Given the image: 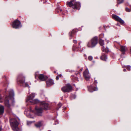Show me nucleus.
Segmentation results:
<instances>
[{"instance_id":"obj_38","label":"nucleus","mask_w":131,"mask_h":131,"mask_svg":"<svg viewBox=\"0 0 131 131\" xmlns=\"http://www.w3.org/2000/svg\"><path fill=\"white\" fill-rule=\"evenodd\" d=\"M56 122H58V121H56Z\"/></svg>"},{"instance_id":"obj_28","label":"nucleus","mask_w":131,"mask_h":131,"mask_svg":"<svg viewBox=\"0 0 131 131\" xmlns=\"http://www.w3.org/2000/svg\"><path fill=\"white\" fill-rule=\"evenodd\" d=\"M73 42L74 43H77V41L75 40H73Z\"/></svg>"},{"instance_id":"obj_1","label":"nucleus","mask_w":131,"mask_h":131,"mask_svg":"<svg viewBox=\"0 0 131 131\" xmlns=\"http://www.w3.org/2000/svg\"><path fill=\"white\" fill-rule=\"evenodd\" d=\"M61 90L64 92H69L72 90V87L69 84H67L62 87Z\"/></svg>"},{"instance_id":"obj_8","label":"nucleus","mask_w":131,"mask_h":131,"mask_svg":"<svg viewBox=\"0 0 131 131\" xmlns=\"http://www.w3.org/2000/svg\"><path fill=\"white\" fill-rule=\"evenodd\" d=\"M35 110L37 115L39 116H41L42 112V109L41 108L38 107L36 106L35 107Z\"/></svg>"},{"instance_id":"obj_19","label":"nucleus","mask_w":131,"mask_h":131,"mask_svg":"<svg viewBox=\"0 0 131 131\" xmlns=\"http://www.w3.org/2000/svg\"><path fill=\"white\" fill-rule=\"evenodd\" d=\"M35 96V94L34 93H32L31 94L29 98V100L30 101H31L33 100V99L34 98Z\"/></svg>"},{"instance_id":"obj_14","label":"nucleus","mask_w":131,"mask_h":131,"mask_svg":"<svg viewBox=\"0 0 131 131\" xmlns=\"http://www.w3.org/2000/svg\"><path fill=\"white\" fill-rule=\"evenodd\" d=\"M101 59L104 61H106L107 59V57L105 55L102 56L100 57Z\"/></svg>"},{"instance_id":"obj_24","label":"nucleus","mask_w":131,"mask_h":131,"mask_svg":"<svg viewBox=\"0 0 131 131\" xmlns=\"http://www.w3.org/2000/svg\"><path fill=\"white\" fill-rule=\"evenodd\" d=\"M126 11L127 12H130V10L127 7H126L125 8Z\"/></svg>"},{"instance_id":"obj_23","label":"nucleus","mask_w":131,"mask_h":131,"mask_svg":"<svg viewBox=\"0 0 131 131\" xmlns=\"http://www.w3.org/2000/svg\"><path fill=\"white\" fill-rule=\"evenodd\" d=\"M117 3L120 4L122 3L124 1V0H117Z\"/></svg>"},{"instance_id":"obj_40","label":"nucleus","mask_w":131,"mask_h":131,"mask_svg":"<svg viewBox=\"0 0 131 131\" xmlns=\"http://www.w3.org/2000/svg\"><path fill=\"white\" fill-rule=\"evenodd\" d=\"M36 76H35V78H36Z\"/></svg>"},{"instance_id":"obj_3","label":"nucleus","mask_w":131,"mask_h":131,"mask_svg":"<svg viewBox=\"0 0 131 131\" xmlns=\"http://www.w3.org/2000/svg\"><path fill=\"white\" fill-rule=\"evenodd\" d=\"M21 24L20 21L17 19H16L13 22L12 26L13 28H18L20 26H21Z\"/></svg>"},{"instance_id":"obj_15","label":"nucleus","mask_w":131,"mask_h":131,"mask_svg":"<svg viewBox=\"0 0 131 131\" xmlns=\"http://www.w3.org/2000/svg\"><path fill=\"white\" fill-rule=\"evenodd\" d=\"M4 112V108L3 106L0 105V115L2 114Z\"/></svg>"},{"instance_id":"obj_17","label":"nucleus","mask_w":131,"mask_h":131,"mask_svg":"<svg viewBox=\"0 0 131 131\" xmlns=\"http://www.w3.org/2000/svg\"><path fill=\"white\" fill-rule=\"evenodd\" d=\"M77 3H78L79 4H75V5L74 6L76 7V8H73V9H80V4L79 3V2H77Z\"/></svg>"},{"instance_id":"obj_39","label":"nucleus","mask_w":131,"mask_h":131,"mask_svg":"<svg viewBox=\"0 0 131 131\" xmlns=\"http://www.w3.org/2000/svg\"><path fill=\"white\" fill-rule=\"evenodd\" d=\"M54 73H56V72H54Z\"/></svg>"},{"instance_id":"obj_20","label":"nucleus","mask_w":131,"mask_h":131,"mask_svg":"<svg viewBox=\"0 0 131 131\" xmlns=\"http://www.w3.org/2000/svg\"><path fill=\"white\" fill-rule=\"evenodd\" d=\"M32 103L34 104H36L39 102V101L37 99H35L31 101H30Z\"/></svg>"},{"instance_id":"obj_34","label":"nucleus","mask_w":131,"mask_h":131,"mask_svg":"<svg viewBox=\"0 0 131 131\" xmlns=\"http://www.w3.org/2000/svg\"><path fill=\"white\" fill-rule=\"evenodd\" d=\"M1 128H0V131H1Z\"/></svg>"},{"instance_id":"obj_31","label":"nucleus","mask_w":131,"mask_h":131,"mask_svg":"<svg viewBox=\"0 0 131 131\" xmlns=\"http://www.w3.org/2000/svg\"><path fill=\"white\" fill-rule=\"evenodd\" d=\"M31 123H27V125L28 126L30 125Z\"/></svg>"},{"instance_id":"obj_10","label":"nucleus","mask_w":131,"mask_h":131,"mask_svg":"<svg viewBox=\"0 0 131 131\" xmlns=\"http://www.w3.org/2000/svg\"><path fill=\"white\" fill-rule=\"evenodd\" d=\"M40 105L43 107V109L47 110L48 109V104L44 102H40Z\"/></svg>"},{"instance_id":"obj_9","label":"nucleus","mask_w":131,"mask_h":131,"mask_svg":"<svg viewBox=\"0 0 131 131\" xmlns=\"http://www.w3.org/2000/svg\"><path fill=\"white\" fill-rule=\"evenodd\" d=\"M38 77L39 79L41 81H45L48 78V77L42 74H39Z\"/></svg>"},{"instance_id":"obj_37","label":"nucleus","mask_w":131,"mask_h":131,"mask_svg":"<svg viewBox=\"0 0 131 131\" xmlns=\"http://www.w3.org/2000/svg\"><path fill=\"white\" fill-rule=\"evenodd\" d=\"M73 49V50H74V49H73H73Z\"/></svg>"},{"instance_id":"obj_30","label":"nucleus","mask_w":131,"mask_h":131,"mask_svg":"<svg viewBox=\"0 0 131 131\" xmlns=\"http://www.w3.org/2000/svg\"><path fill=\"white\" fill-rule=\"evenodd\" d=\"M59 76L60 77H62V75L61 74H60L59 75Z\"/></svg>"},{"instance_id":"obj_29","label":"nucleus","mask_w":131,"mask_h":131,"mask_svg":"<svg viewBox=\"0 0 131 131\" xmlns=\"http://www.w3.org/2000/svg\"><path fill=\"white\" fill-rule=\"evenodd\" d=\"M56 80H58L59 79L58 76H57L56 77Z\"/></svg>"},{"instance_id":"obj_36","label":"nucleus","mask_w":131,"mask_h":131,"mask_svg":"<svg viewBox=\"0 0 131 131\" xmlns=\"http://www.w3.org/2000/svg\"><path fill=\"white\" fill-rule=\"evenodd\" d=\"M84 56H86V55H85V54H84Z\"/></svg>"},{"instance_id":"obj_22","label":"nucleus","mask_w":131,"mask_h":131,"mask_svg":"<svg viewBox=\"0 0 131 131\" xmlns=\"http://www.w3.org/2000/svg\"><path fill=\"white\" fill-rule=\"evenodd\" d=\"M99 43L101 45L103 46L104 45V41L103 40L101 39L99 41Z\"/></svg>"},{"instance_id":"obj_18","label":"nucleus","mask_w":131,"mask_h":131,"mask_svg":"<svg viewBox=\"0 0 131 131\" xmlns=\"http://www.w3.org/2000/svg\"><path fill=\"white\" fill-rule=\"evenodd\" d=\"M103 51L104 52H107L109 51L108 48H105L104 46L102 47Z\"/></svg>"},{"instance_id":"obj_13","label":"nucleus","mask_w":131,"mask_h":131,"mask_svg":"<svg viewBox=\"0 0 131 131\" xmlns=\"http://www.w3.org/2000/svg\"><path fill=\"white\" fill-rule=\"evenodd\" d=\"M20 122L19 119H10V123H18Z\"/></svg>"},{"instance_id":"obj_25","label":"nucleus","mask_w":131,"mask_h":131,"mask_svg":"<svg viewBox=\"0 0 131 131\" xmlns=\"http://www.w3.org/2000/svg\"><path fill=\"white\" fill-rule=\"evenodd\" d=\"M23 84V85H24L26 86H29V85L26 83L23 82L22 83Z\"/></svg>"},{"instance_id":"obj_27","label":"nucleus","mask_w":131,"mask_h":131,"mask_svg":"<svg viewBox=\"0 0 131 131\" xmlns=\"http://www.w3.org/2000/svg\"><path fill=\"white\" fill-rule=\"evenodd\" d=\"M129 71L130 70V67L129 66H128L126 68Z\"/></svg>"},{"instance_id":"obj_35","label":"nucleus","mask_w":131,"mask_h":131,"mask_svg":"<svg viewBox=\"0 0 131 131\" xmlns=\"http://www.w3.org/2000/svg\"><path fill=\"white\" fill-rule=\"evenodd\" d=\"M130 52L131 53V49H130Z\"/></svg>"},{"instance_id":"obj_12","label":"nucleus","mask_w":131,"mask_h":131,"mask_svg":"<svg viewBox=\"0 0 131 131\" xmlns=\"http://www.w3.org/2000/svg\"><path fill=\"white\" fill-rule=\"evenodd\" d=\"M120 49L121 51L124 54L127 49L126 47L125 46H121Z\"/></svg>"},{"instance_id":"obj_11","label":"nucleus","mask_w":131,"mask_h":131,"mask_svg":"<svg viewBox=\"0 0 131 131\" xmlns=\"http://www.w3.org/2000/svg\"><path fill=\"white\" fill-rule=\"evenodd\" d=\"M46 83L47 86H49L54 84L53 81L51 79H49L48 80L46 81Z\"/></svg>"},{"instance_id":"obj_6","label":"nucleus","mask_w":131,"mask_h":131,"mask_svg":"<svg viewBox=\"0 0 131 131\" xmlns=\"http://www.w3.org/2000/svg\"><path fill=\"white\" fill-rule=\"evenodd\" d=\"M83 75L85 80L87 81L89 80L90 78V76L88 69H86L84 72Z\"/></svg>"},{"instance_id":"obj_7","label":"nucleus","mask_w":131,"mask_h":131,"mask_svg":"<svg viewBox=\"0 0 131 131\" xmlns=\"http://www.w3.org/2000/svg\"><path fill=\"white\" fill-rule=\"evenodd\" d=\"M112 17L113 19L116 21L119 22L121 24H124V21L118 16L113 14L112 15Z\"/></svg>"},{"instance_id":"obj_21","label":"nucleus","mask_w":131,"mask_h":131,"mask_svg":"<svg viewBox=\"0 0 131 131\" xmlns=\"http://www.w3.org/2000/svg\"><path fill=\"white\" fill-rule=\"evenodd\" d=\"M35 126L37 127H39L42 126L41 123H35Z\"/></svg>"},{"instance_id":"obj_16","label":"nucleus","mask_w":131,"mask_h":131,"mask_svg":"<svg viewBox=\"0 0 131 131\" xmlns=\"http://www.w3.org/2000/svg\"><path fill=\"white\" fill-rule=\"evenodd\" d=\"M76 32V31L75 30H72L71 32L69 33L70 36L71 37H73V35Z\"/></svg>"},{"instance_id":"obj_4","label":"nucleus","mask_w":131,"mask_h":131,"mask_svg":"<svg viewBox=\"0 0 131 131\" xmlns=\"http://www.w3.org/2000/svg\"><path fill=\"white\" fill-rule=\"evenodd\" d=\"M67 5L70 7H72L73 8H74L76 7L74 6L75 4H79L75 0H71L70 2H68L67 3Z\"/></svg>"},{"instance_id":"obj_26","label":"nucleus","mask_w":131,"mask_h":131,"mask_svg":"<svg viewBox=\"0 0 131 131\" xmlns=\"http://www.w3.org/2000/svg\"><path fill=\"white\" fill-rule=\"evenodd\" d=\"M88 59H89V60H92V59H93V58H92V57L91 56H89V57H88Z\"/></svg>"},{"instance_id":"obj_5","label":"nucleus","mask_w":131,"mask_h":131,"mask_svg":"<svg viewBox=\"0 0 131 131\" xmlns=\"http://www.w3.org/2000/svg\"><path fill=\"white\" fill-rule=\"evenodd\" d=\"M18 124L10 123L12 128L14 131H21V130L19 129L18 127Z\"/></svg>"},{"instance_id":"obj_2","label":"nucleus","mask_w":131,"mask_h":131,"mask_svg":"<svg viewBox=\"0 0 131 131\" xmlns=\"http://www.w3.org/2000/svg\"><path fill=\"white\" fill-rule=\"evenodd\" d=\"M97 38L96 37H94L91 39V42L88 43L87 46L89 47H93L97 44Z\"/></svg>"},{"instance_id":"obj_32","label":"nucleus","mask_w":131,"mask_h":131,"mask_svg":"<svg viewBox=\"0 0 131 131\" xmlns=\"http://www.w3.org/2000/svg\"><path fill=\"white\" fill-rule=\"evenodd\" d=\"M123 71L124 72H125L126 71V70L125 69H124L123 70Z\"/></svg>"},{"instance_id":"obj_33","label":"nucleus","mask_w":131,"mask_h":131,"mask_svg":"<svg viewBox=\"0 0 131 131\" xmlns=\"http://www.w3.org/2000/svg\"><path fill=\"white\" fill-rule=\"evenodd\" d=\"M43 122L42 121H40L39 123H41V122Z\"/></svg>"}]
</instances>
